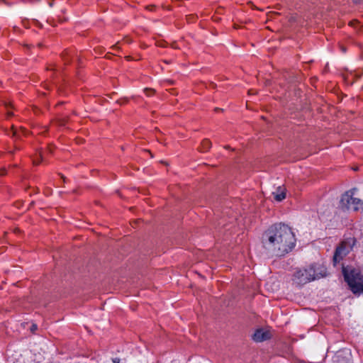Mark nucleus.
Wrapping results in <instances>:
<instances>
[{"label": "nucleus", "instance_id": "nucleus-1", "mask_svg": "<svg viewBox=\"0 0 363 363\" xmlns=\"http://www.w3.org/2000/svg\"><path fill=\"white\" fill-rule=\"evenodd\" d=\"M295 242V235L291 229L281 223L271 225L262 237L264 250L272 256L284 255L294 247Z\"/></svg>", "mask_w": 363, "mask_h": 363}, {"label": "nucleus", "instance_id": "nucleus-2", "mask_svg": "<svg viewBox=\"0 0 363 363\" xmlns=\"http://www.w3.org/2000/svg\"><path fill=\"white\" fill-rule=\"evenodd\" d=\"M327 276V269L324 265L313 264L307 267L296 268L291 281L293 284L302 286L304 284Z\"/></svg>", "mask_w": 363, "mask_h": 363}, {"label": "nucleus", "instance_id": "nucleus-3", "mask_svg": "<svg viewBox=\"0 0 363 363\" xmlns=\"http://www.w3.org/2000/svg\"><path fill=\"white\" fill-rule=\"evenodd\" d=\"M342 272L345 279L352 292L354 294L363 292V276L354 269L348 272L345 268H343Z\"/></svg>", "mask_w": 363, "mask_h": 363}, {"label": "nucleus", "instance_id": "nucleus-4", "mask_svg": "<svg viewBox=\"0 0 363 363\" xmlns=\"http://www.w3.org/2000/svg\"><path fill=\"white\" fill-rule=\"evenodd\" d=\"M355 189L345 192L341 197L340 206L342 208L352 211H358L363 208V201L354 197Z\"/></svg>", "mask_w": 363, "mask_h": 363}, {"label": "nucleus", "instance_id": "nucleus-5", "mask_svg": "<svg viewBox=\"0 0 363 363\" xmlns=\"http://www.w3.org/2000/svg\"><path fill=\"white\" fill-rule=\"evenodd\" d=\"M354 244V240L352 238L341 242V244L336 248L333 256L334 265L342 259L351 251Z\"/></svg>", "mask_w": 363, "mask_h": 363}, {"label": "nucleus", "instance_id": "nucleus-6", "mask_svg": "<svg viewBox=\"0 0 363 363\" xmlns=\"http://www.w3.org/2000/svg\"><path fill=\"white\" fill-rule=\"evenodd\" d=\"M270 333L268 330L258 329L253 335V340L256 342H262L270 338Z\"/></svg>", "mask_w": 363, "mask_h": 363}, {"label": "nucleus", "instance_id": "nucleus-7", "mask_svg": "<svg viewBox=\"0 0 363 363\" xmlns=\"http://www.w3.org/2000/svg\"><path fill=\"white\" fill-rule=\"evenodd\" d=\"M273 194L276 201H281L286 197L285 189L281 186H279L277 189V191L274 192Z\"/></svg>", "mask_w": 363, "mask_h": 363}, {"label": "nucleus", "instance_id": "nucleus-8", "mask_svg": "<svg viewBox=\"0 0 363 363\" xmlns=\"http://www.w3.org/2000/svg\"><path fill=\"white\" fill-rule=\"evenodd\" d=\"M211 147V142L208 139H204L201 142V147L199 148V150L202 152H207Z\"/></svg>", "mask_w": 363, "mask_h": 363}, {"label": "nucleus", "instance_id": "nucleus-9", "mask_svg": "<svg viewBox=\"0 0 363 363\" xmlns=\"http://www.w3.org/2000/svg\"><path fill=\"white\" fill-rule=\"evenodd\" d=\"M144 91L147 94V96H150V93L151 94L155 93V90L152 89H150V88H145L144 89Z\"/></svg>", "mask_w": 363, "mask_h": 363}, {"label": "nucleus", "instance_id": "nucleus-10", "mask_svg": "<svg viewBox=\"0 0 363 363\" xmlns=\"http://www.w3.org/2000/svg\"><path fill=\"white\" fill-rule=\"evenodd\" d=\"M12 130H13V136L18 137V136H19V135H18V133H17V131L14 130V127H13V125L12 126Z\"/></svg>", "mask_w": 363, "mask_h": 363}, {"label": "nucleus", "instance_id": "nucleus-11", "mask_svg": "<svg viewBox=\"0 0 363 363\" xmlns=\"http://www.w3.org/2000/svg\"><path fill=\"white\" fill-rule=\"evenodd\" d=\"M6 169H0V175H4V174H6Z\"/></svg>", "mask_w": 363, "mask_h": 363}, {"label": "nucleus", "instance_id": "nucleus-12", "mask_svg": "<svg viewBox=\"0 0 363 363\" xmlns=\"http://www.w3.org/2000/svg\"><path fill=\"white\" fill-rule=\"evenodd\" d=\"M113 363H120V359L119 358L113 359Z\"/></svg>", "mask_w": 363, "mask_h": 363}, {"label": "nucleus", "instance_id": "nucleus-13", "mask_svg": "<svg viewBox=\"0 0 363 363\" xmlns=\"http://www.w3.org/2000/svg\"><path fill=\"white\" fill-rule=\"evenodd\" d=\"M37 329V325L33 324L30 328L31 331H35Z\"/></svg>", "mask_w": 363, "mask_h": 363}, {"label": "nucleus", "instance_id": "nucleus-14", "mask_svg": "<svg viewBox=\"0 0 363 363\" xmlns=\"http://www.w3.org/2000/svg\"><path fill=\"white\" fill-rule=\"evenodd\" d=\"M127 101H128V99H123V102L118 101V103H120V104H124V103H126Z\"/></svg>", "mask_w": 363, "mask_h": 363}, {"label": "nucleus", "instance_id": "nucleus-15", "mask_svg": "<svg viewBox=\"0 0 363 363\" xmlns=\"http://www.w3.org/2000/svg\"><path fill=\"white\" fill-rule=\"evenodd\" d=\"M341 49H342V52H345V50H346L345 48H344V47H342Z\"/></svg>", "mask_w": 363, "mask_h": 363}, {"label": "nucleus", "instance_id": "nucleus-16", "mask_svg": "<svg viewBox=\"0 0 363 363\" xmlns=\"http://www.w3.org/2000/svg\"><path fill=\"white\" fill-rule=\"evenodd\" d=\"M7 114H8L9 116H12V115H13V113H12L11 112H9V111H8V112H7Z\"/></svg>", "mask_w": 363, "mask_h": 363}, {"label": "nucleus", "instance_id": "nucleus-17", "mask_svg": "<svg viewBox=\"0 0 363 363\" xmlns=\"http://www.w3.org/2000/svg\"><path fill=\"white\" fill-rule=\"evenodd\" d=\"M248 93H249L250 94H252V90H249Z\"/></svg>", "mask_w": 363, "mask_h": 363}, {"label": "nucleus", "instance_id": "nucleus-18", "mask_svg": "<svg viewBox=\"0 0 363 363\" xmlns=\"http://www.w3.org/2000/svg\"><path fill=\"white\" fill-rule=\"evenodd\" d=\"M212 86L214 88L216 86V84L213 83H211Z\"/></svg>", "mask_w": 363, "mask_h": 363}, {"label": "nucleus", "instance_id": "nucleus-19", "mask_svg": "<svg viewBox=\"0 0 363 363\" xmlns=\"http://www.w3.org/2000/svg\"><path fill=\"white\" fill-rule=\"evenodd\" d=\"M62 178L63 181L65 182V177L64 176H62Z\"/></svg>", "mask_w": 363, "mask_h": 363}, {"label": "nucleus", "instance_id": "nucleus-20", "mask_svg": "<svg viewBox=\"0 0 363 363\" xmlns=\"http://www.w3.org/2000/svg\"><path fill=\"white\" fill-rule=\"evenodd\" d=\"M49 6H52V2L49 3Z\"/></svg>", "mask_w": 363, "mask_h": 363}, {"label": "nucleus", "instance_id": "nucleus-21", "mask_svg": "<svg viewBox=\"0 0 363 363\" xmlns=\"http://www.w3.org/2000/svg\"><path fill=\"white\" fill-rule=\"evenodd\" d=\"M220 108H216L215 109V111H220Z\"/></svg>", "mask_w": 363, "mask_h": 363}, {"label": "nucleus", "instance_id": "nucleus-22", "mask_svg": "<svg viewBox=\"0 0 363 363\" xmlns=\"http://www.w3.org/2000/svg\"><path fill=\"white\" fill-rule=\"evenodd\" d=\"M225 149H229V148H230V147H229V146H225Z\"/></svg>", "mask_w": 363, "mask_h": 363}, {"label": "nucleus", "instance_id": "nucleus-23", "mask_svg": "<svg viewBox=\"0 0 363 363\" xmlns=\"http://www.w3.org/2000/svg\"><path fill=\"white\" fill-rule=\"evenodd\" d=\"M22 132H25V130L23 128H21Z\"/></svg>", "mask_w": 363, "mask_h": 363}]
</instances>
